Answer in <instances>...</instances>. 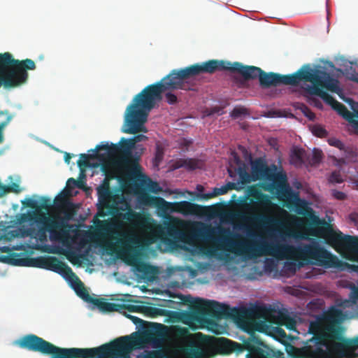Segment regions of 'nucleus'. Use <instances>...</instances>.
Masks as SVG:
<instances>
[{"instance_id":"1","label":"nucleus","mask_w":358,"mask_h":358,"mask_svg":"<svg viewBox=\"0 0 358 358\" xmlns=\"http://www.w3.org/2000/svg\"><path fill=\"white\" fill-rule=\"evenodd\" d=\"M228 70L241 74L246 80L259 78L263 87L280 84L296 85L299 83L300 69L293 74L280 75L266 73L255 66H244L236 62L212 59L201 64H195L180 69H173L160 81L149 85L136 94L129 105V134L146 132L144 127L148 113L156 103L162 99V93L169 90H194L192 78L201 73H213L217 71Z\"/></svg>"},{"instance_id":"2","label":"nucleus","mask_w":358,"mask_h":358,"mask_svg":"<svg viewBox=\"0 0 358 358\" xmlns=\"http://www.w3.org/2000/svg\"><path fill=\"white\" fill-rule=\"evenodd\" d=\"M234 248L236 255H246L250 257L271 255L278 259H299L307 263L311 261V263L325 268L343 269L344 266L348 265L321 246L315 240L310 243L303 244L298 247L280 243H262L258 247H255L244 242H239L234 244Z\"/></svg>"},{"instance_id":"3","label":"nucleus","mask_w":358,"mask_h":358,"mask_svg":"<svg viewBox=\"0 0 358 358\" xmlns=\"http://www.w3.org/2000/svg\"><path fill=\"white\" fill-rule=\"evenodd\" d=\"M137 332L121 336L110 343L93 348H61L34 334L22 336L17 342L19 347L44 355H52V358H93L96 355H113L122 357L139 344Z\"/></svg>"},{"instance_id":"4","label":"nucleus","mask_w":358,"mask_h":358,"mask_svg":"<svg viewBox=\"0 0 358 358\" xmlns=\"http://www.w3.org/2000/svg\"><path fill=\"white\" fill-rule=\"evenodd\" d=\"M12 226L0 223V241H10L15 238L32 237L43 242L50 238L55 241H64L69 236V227L59 216L49 217L40 211H31L16 215L11 221Z\"/></svg>"},{"instance_id":"5","label":"nucleus","mask_w":358,"mask_h":358,"mask_svg":"<svg viewBox=\"0 0 358 358\" xmlns=\"http://www.w3.org/2000/svg\"><path fill=\"white\" fill-rule=\"evenodd\" d=\"M185 301L190 303L192 313L195 317L209 316L215 319H232L238 327L246 331L257 329L261 331L268 327L271 313L263 308H231L213 300L193 299L185 296Z\"/></svg>"},{"instance_id":"6","label":"nucleus","mask_w":358,"mask_h":358,"mask_svg":"<svg viewBox=\"0 0 358 358\" xmlns=\"http://www.w3.org/2000/svg\"><path fill=\"white\" fill-rule=\"evenodd\" d=\"M345 317L341 309L332 306L318 315L315 321L310 322L308 332L321 345L329 348L342 357L351 358L358 349V336L355 338L344 336L345 329L342 322Z\"/></svg>"},{"instance_id":"7","label":"nucleus","mask_w":358,"mask_h":358,"mask_svg":"<svg viewBox=\"0 0 358 358\" xmlns=\"http://www.w3.org/2000/svg\"><path fill=\"white\" fill-rule=\"evenodd\" d=\"M292 203L297 214L310 217V235L324 239L326 243L332 247L341 248L348 254V259L352 256L354 250L348 245V242L351 239H358L357 237L344 236L341 231H336L331 224L314 215L313 210L308 206L307 202L301 199L298 194L294 195Z\"/></svg>"},{"instance_id":"8","label":"nucleus","mask_w":358,"mask_h":358,"mask_svg":"<svg viewBox=\"0 0 358 358\" xmlns=\"http://www.w3.org/2000/svg\"><path fill=\"white\" fill-rule=\"evenodd\" d=\"M36 68L31 59L19 60L8 52L0 53V87L14 88L24 84L29 77L27 70Z\"/></svg>"},{"instance_id":"9","label":"nucleus","mask_w":358,"mask_h":358,"mask_svg":"<svg viewBox=\"0 0 358 358\" xmlns=\"http://www.w3.org/2000/svg\"><path fill=\"white\" fill-rule=\"evenodd\" d=\"M300 81L310 82L312 85L304 84L302 88L310 95H316L322 99V93H317L315 90L327 93L323 89L337 94L343 98V90L340 87L339 81L331 76L324 70L312 69L309 65L303 66L300 69Z\"/></svg>"},{"instance_id":"10","label":"nucleus","mask_w":358,"mask_h":358,"mask_svg":"<svg viewBox=\"0 0 358 358\" xmlns=\"http://www.w3.org/2000/svg\"><path fill=\"white\" fill-rule=\"evenodd\" d=\"M126 145L122 138L117 144L108 143L96 145L95 151L105 150L110 156L120 155V162L127 168L138 167V156H130L129 151H125L123 147Z\"/></svg>"},{"instance_id":"11","label":"nucleus","mask_w":358,"mask_h":358,"mask_svg":"<svg viewBox=\"0 0 358 358\" xmlns=\"http://www.w3.org/2000/svg\"><path fill=\"white\" fill-rule=\"evenodd\" d=\"M97 192L99 195L98 215L103 217L108 215H114L117 213V204L108 184L99 187Z\"/></svg>"},{"instance_id":"12","label":"nucleus","mask_w":358,"mask_h":358,"mask_svg":"<svg viewBox=\"0 0 358 358\" xmlns=\"http://www.w3.org/2000/svg\"><path fill=\"white\" fill-rule=\"evenodd\" d=\"M119 237L115 238L118 245L122 248V254L126 258L125 261L129 265L134 266L138 262L137 253L133 245L138 243L135 234L129 232L117 234Z\"/></svg>"},{"instance_id":"13","label":"nucleus","mask_w":358,"mask_h":358,"mask_svg":"<svg viewBox=\"0 0 358 358\" xmlns=\"http://www.w3.org/2000/svg\"><path fill=\"white\" fill-rule=\"evenodd\" d=\"M78 183L77 180L73 178H69L66 188L55 199V206L67 215L69 217L74 213V204L69 201V197L71 195V189L77 187Z\"/></svg>"},{"instance_id":"14","label":"nucleus","mask_w":358,"mask_h":358,"mask_svg":"<svg viewBox=\"0 0 358 358\" xmlns=\"http://www.w3.org/2000/svg\"><path fill=\"white\" fill-rule=\"evenodd\" d=\"M317 93H321L315 90ZM322 99L329 105H330L334 110H336L339 115H341L345 120L349 122L354 129L358 132V120L355 119V115L352 112L349 111L345 105L336 101L331 95L328 93L322 92Z\"/></svg>"},{"instance_id":"15","label":"nucleus","mask_w":358,"mask_h":358,"mask_svg":"<svg viewBox=\"0 0 358 358\" xmlns=\"http://www.w3.org/2000/svg\"><path fill=\"white\" fill-rule=\"evenodd\" d=\"M40 265L42 268L52 271L59 274L66 276H75L71 267L56 257L50 256L39 259Z\"/></svg>"},{"instance_id":"16","label":"nucleus","mask_w":358,"mask_h":358,"mask_svg":"<svg viewBox=\"0 0 358 358\" xmlns=\"http://www.w3.org/2000/svg\"><path fill=\"white\" fill-rule=\"evenodd\" d=\"M120 216L134 228H147L151 220L148 214L136 212L130 208L124 213H121Z\"/></svg>"},{"instance_id":"17","label":"nucleus","mask_w":358,"mask_h":358,"mask_svg":"<svg viewBox=\"0 0 358 358\" xmlns=\"http://www.w3.org/2000/svg\"><path fill=\"white\" fill-rule=\"evenodd\" d=\"M186 222L180 219L171 217L169 222L164 223L166 234L176 240H181L185 236Z\"/></svg>"},{"instance_id":"18","label":"nucleus","mask_w":358,"mask_h":358,"mask_svg":"<svg viewBox=\"0 0 358 358\" xmlns=\"http://www.w3.org/2000/svg\"><path fill=\"white\" fill-rule=\"evenodd\" d=\"M247 195L251 197V202L255 200L258 204L268 206L271 204V199L268 194L263 193L256 185L249 187L246 191Z\"/></svg>"},{"instance_id":"19","label":"nucleus","mask_w":358,"mask_h":358,"mask_svg":"<svg viewBox=\"0 0 358 358\" xmlns=\"http://www.w3.org/2000/svg\"><path fill=\"white\" fill-rule=\"evenodd\" d=\"M146 139L147 136L143 134H137L128 139L122 137V141L126 144L123 148L125 151H129L130 156H138V163L139 162L143 149H141V152H134V150L137 149V143L145 141Z\"/></svg>"},{"instance_id":"20","label":"nucleus","mask_w":358,"mask_h":358,"mask_svg":"<svg viewBox=\"0 0 358 358\" xmlns=\"http://www.w3.org/2000/svg\"><path fill=\"white\" fill-rule=\"evenodd\" d=\"M215 346L224 354H229L241 349V344L223 337L217 338Z\"/></svg>"},{"instance_id":"21","label":"nucleus","mask_w":358,"mask_h":358,"mask_svg":"<svg viewBox=\"0 0 358 358\" xmlns=\"http://www.w3.org/2000/svg\"><path fill=\"white\" fill-rule=\"evenodd\" d=\"M228 173L230 177L233 178L237 173L239 176V182L238 183H241L242 185H245L250 183L252 181H255L252 174H250L247 170L245 165L239 166V167H234V170L232 166L228 169Z\"/></svg>"},{"instance_id":"22","label":"nucleus","mask_w":358,"mask_h":358,"mask_svg":"<svg viewBox=\"0 0 358 358\" xmlns=\"http://www.w3.org/2000/svg\"><path fill=\"white\" fill-rule=\"evenodd\" d=\"M175 206L176 212L180 213L184 215L197 214L201 208V206L187 201L175 202Z\"/></svg>"},{"instance_id":"23","label":"nucleus","mask_w":358,"mask_h":358,"mask_svg":"<svg viewBox=\"0 0 358 358\" xmlns=\"http://www.w3.org/2000/svg\"><path fill=\"white\" fill-rule=\"evenodd\" d=\"M74 277L76 278V281L72 286L77 295L85 301L93 304L94 300L96 299V298L92 297L81 280L76 275Z\"/></svg>"},{"instance_id":"24","label":"nucleus","mask_w":358,"mask_h":358,"mask_svg":"<svg viewBox=\"0 0 358 358\" xmlns=\"http://www.w3.org/2000/svg\"><path fill=\"white\" fill-rule=\"evenodd\" d=\"M252 356L254 358H285L283 352L269 348L266 349L257 348L254 350Z\"/></svg>"},{"instance_id":"25","label":"nucleus","mask_w":358,"mask_h":358,"mask_svg":"<svg viewBox=\"0 0 358 358\" xmlns=\"http://www.w3.org/2000/svg\"><path fill=\"white\" fill-rule=\"evenodd\" d=\"M151 199L158 210L162 213H168L176 212L175 202H169L166 201L164 199L158 196H152Z\"/></svg>"},{"instance_id":"26","label":"nucleus","mask_w":358,"mask_h":358,"mask_svg":"<svg viewBox=\"0 0 358 358\" xmlns=\"http://www.w3.org/2000/svg\"><path fill=\"white\" fill-rule=\"evenodd\" d=\"M93 304L96 306L100 310L104 312H120L121 313L120 303H111L96 299L93 301Z\"/></svg>"},{"instance_id":"27","label":"nucleus","mask_w":358,"mask_h":358,"mask_svg":"<svg viewBox=\"0 0 358 358\" xmlns=\"http://www.w3.org/2000/svg\"><path fill=\"white\" fill-rule=\"evenodd\" d=\"M248 220L256 225L261 226H268L278 222V221L273 217L264 214L252 215L248 217Z\"/></svg>"},{"instance_id":"28","label":"nucleus","mask_w":358,"mask_h":358,"mask_svg":"<svg viewBox=\"0 0 358 358\" xmlns=\"http://www.w3.org/2000/svg\"><path fill=\"white\" fill-rule=\"evenodd\" d=\"M278 317L276 321H274L273 323L276 324H280L282 326H285L287 329L295 331L296 330V320L290 317L289 315L284 313H278Z\"/></svg>"},{"instance_id":"29","label":"nucleus","mask_w":358,"mask_h":358,"mask_svg":"<svg viewBox=\"0 0 358 358\" xmlns=\"http://www.w3.org/2000/svg\"><path fill=\"white\" fill-rule=\"evenodd\" d=\"M266 164L261 159H255L251 163V172L255 180L261 179Z\"/></svg>"},{"instance_id":"30","label":"nucleus","mask_w":358,"mask_h":358,"mask_svg":"<svg viewBox=\"0 0 358 358\" xmlns=\"http://www.w3.org/2000/svg\"><path fill=\"white\" fill-rule=\"evenodd\" d=\"M166 327L160 323H150L149 329L145 331L148 336H156L161 337L163 335L164 329Z\"/></svg>"},{"instance_id":"31","label":"nucleus","mask_w":358,"mask_h":358,"mask_svg":"<svg viewBox=\"0 0 358 358\" xmlns=\"http://www.w3.org/2000/svg\"><path fill=\"white\" fill-rule=\"evenodd\" d=\"M42 200L43 201V203H42L41 206L38 205L36 201L31 199H29L26 202H23L22 203L32 209H36V211H38V208L48 210L50 206V200L45 197H43Z\"/></svg>"},{"instance_id":"32","label":"nucleus","mask_w":358,"mask_h":358,"mask_svg":"<svg viewBox=\"0 0 358 358\" xmlns=\"http://www.w3.org/2000/svg\"><path fill=\"white\" fill-rule=\"evenodd\" d=\"M136 268L137 271L146 276L152 274L155 270V268L153 266L142 262H138L136 265Z\"/></svg>"},{"instance_id":"33","label":"nucleus","mask_w":358,"mask_h":358,"mask_svg":"<svg viewBox=\"0 0 358 358\" xmlns=\"http://www.w3.org/2000/svg\"><path fill=\"white\" fill-rule=\"evenodd\" d=\"M177 168L185 167L189 170H194L198 167L197 161L193 159H180L176 162Z\"/></svg>"},{"instance_id":"34","label":"nucleus","mask_w":358,"mask_h":358,"mask_svg":"<svg viewBox=\"0 0 358 358\" xmlns=\"http://www.w3.org/2000/svg\"><path fill=\"white\" fill-rule=\"evenodd\" d=\"M6 116V120L0 123V143L3 142V130L13 119V115H10L8 110H0V117Z\"/></svg>"},{"instance_id":"35","label":"nucleus","mask_w":358,"mask_h":358,"mask_svg":"<svg viewBox=\"0 0 358 358\" xmlns=\"http://www.w3.org/2000/svg\"><path fill=\"white\" fill-rule=\"evenodd\" d=\"M90 156L89 155L80 154V159L77 162V164L80 169V176L83 178L85 177L84 169L90 166Z\"/></svg>"},{"instance_id":"36","label":"nucleus","mask_w":358,"mask_h":358,"mask_svg":"<svg viewBox=\"0 0 358 358\" xmlns=\"http://www.w3.org/2000/svg\"><path fill=\"white\" fill-rule=\"evenodd\" d=\"M229 191V188L226 187L225 185L222 186L221 187H215L213 189V192L208 194H201V196L204 199H209L210 198L226 194Z\"/></svg>"},{"instance_id":"37","label":"nucleus","mask_w":358,"mask_h":358,"mask_svg":"<svg viewBox=\"0 0 358 358\" xmlns=\"http://www.w3.org/2000/svg\"><path fill=\"white\" fill-rule=\"evenodd\" d=\"M305 150L303 149H294L292 152L293 163L301 164L304 162Z\"/></svg>"},{"instance_id":"38","label":"nucleus","mask_w":358,"mask_h":358,"mask_svg":"<svg viewBox=\"0 0 358 358\" xmlns=\"http://www.w3.org/2000/svg\"><path fill=\"white\" fill-rule=\"evenodd\" d=\"M15 192L19 193L20 192V188L18 184L13 182L10 185H3L0 183V196H2L7 192Z\"/></svg>"},{"instance_id":"39","label":"nucleus","mask_w":358,"mask_h":358,"mask_svg":"<svg viewBox=\"0 0 358 358\" xmlns=\"http://www.w3.org/2000/svg\"><path fill=\"white\" fill-rule=\"evenodd\" d=\"M287 181V176L281 172H275L272 182L278 187H283Z\"/></svg>"},{"instance_id":"40","label":"nucleus","mask_w":358,"mask_h":358,"mask_svg":"<svg viewBox=\"0 0 358 358\" xmlns=\"http://www.w3.org/2000/svg\"><path fill=\"white\" fill-rule=\"evenodd\" d=\"M310 352L315 358H325L327 356V352L320 346H317L315 348L310 349Z\"/></svg>"},{"instance_id":"41","label":"nucleus","mask_w":358,"mask_h":358,"mask_svg":"<svg viewBox=\"0 0 358 358\" xmlns=\"http://www.w3.org/2000/svg\"><path fill=\"white\" fill-rule=\"evenodd\" d=\"M328 180L331 183H342L344 181L343 177L340 171H334L331 172L328 178Z\"/></svg>"},{"instance_id":"42","label":"nucleus","mask_w":358,"mask_h":358,"mask_svg":"<svg viewBox=\"0 0 358 358\" xmlns=\"http://www.w3.org/2000/svg\"><path fill=\"white\" fill-rule=\"evenodd\" d=\"M213 233H214V229H213L210 227H203V228L196 230L195 231V235L196 236H199L201 238H205V237L210 238L212 236V235L213 234Z\"/></svg>"},{"instance_id":"43","label":"nucleus","mask_w":358,"mask_h":358,"mask_svg":"<svg viewBox=\"0 0 358 358\" xmlns=\"http://www.w3.org/2000/svg\"><path fill=\"white\" fill-rule=\"evenodd\" d=\"M189 358H204V351L199 347L190 349L188 353Z\"/></svg>"},{"instance_id":"44","label":"nucleus","mask_w":358,"mask_h":358,"mask_svg":"<svg viewBox=\"0 0 358 358\" xmlns=\"http://www.w3.org/2000/svg\"><path fill=\"white\" fill-rule=\"evenodd\" d=\"M322 158V152L319 149L315 148L313 151V156L310 161V164L312 165L318 164Z\"/></svg>"},{"instance_id":"45","label":"nucleus","mask_w":358,"mask_h":358,"mask_svg":"<svg viewBox=\"0 0 358 358\" xmlns=\"http://www.w3.org/2000/svg\"><path fill=\"white\" fill-rule=\"evenodd\" d=\"M312 133L317 137L323 138L327 136V130L320 125H315L312 127Z\"/></svg>"},{"instance_id":"46","label":"nucleus","mask_w":358,"mask_h":358,"mask_svg":"<svg viewBox=\"0 0 358 358\" xmlns=\"http://www.w3.org/2000/svg\"><path fill=\"white\" fill-rule=\"evenodd\" d=\"M275 173V169H270L267 165L265 167V170H264V172L262 173V176H261V179H266L269 181H272L274 175Z\"/></svg>"},{"instance_id":"47","label":"nucleus","mask_w":358,"mask_h":358,"mask_svg":"<svg viewBox=\"0 0 358 358\" xmlns=\"http://www.w3.org/2000/svg\"><path fill=\"white\" fill-rule=\"evenodd\" d=\"M345 76L350 80L358 83V73L352 66L345 69Z\"/></svg>"},{"instance_id":"48","label":"nucleus","mask_w":358,"mask_h":358,"mask_svg":"<svg viewBox=\"0 0 358 358\" xmlns=\"http://www.w3.org/2000/svg\"><path fill=\"white\" fill-rule=\"evenodd\" d=\"M341 99L350 105L351 109L353 111L352 113L355 115V119L358 120V103L350 98L344 99L343 97Z\"/></svg>"},{"instance_id":"49","label":"nucleus","mask_w":358,"mask_h":358,"mask_svg":"<svg viewBox=\"0 0 358 358\" xmlns=\"http://www.w3.org/2000/svg\"><path fill=\"white\" fill-rule=\"evenodd\" d=\"M120 306L121 313H122L124 310H127L129 313H137L141 310L140 306L132 304L120 303Z\"/></svg>"},{"instance_id":"50","label":"nucleus","mask_w":358,"mask_h":358,"mask_svg":"<svg viewBox=\"0 0 358 358\" xmlns=\"http://www.w3.org/2000/svg\"><path fill=\"white\" fill-rule=\"evenodd\" d=\"M328 143L330 145L336 147L341 150H343L345 149L344 143L336 138H330L328 139Z\"/></svg>"},{"instance_id":"51","label":"nucleus","mask_w":358,"mask_h":358,"mask_svg":"<svg viewBox=\"0 0 358 358\" xmlns=\"http://www.w3.org/2000/svg\"><path fill=\"white\" fill-rule=\"evenodd\" d=\"M148 190L150 192L157 194L162 191V187L157 182L151 181L148 185Z\"/></svg>"},{"instance_id":"52","label":"nucleus","mask_w":358,"mask_h":358,"mask_svg":"<svg viewBox=\"0 0 358 358\" xmlns=\"http://www.w3.org/2000/svg\"><path fill=\"white\" fill-rule=\"evenodd\" d=\"M247 113L246 109L243 108H234L231 112V116L234 118H238Z\"/></svg>"},{"instance_id":"53","label":"nucleus","mask_w":358,"mask_h":358,"mask_svg":"<svg viewBox=\"0 0 358 358\" xmlns=\"http://www.w3.org/2000/svg\"><path fill=\"white\" fill-rule=\"evenodd\" d=\"M165 99H166V101L169 104H174L178 101L177 96L174 94H173L171 92H167L165 94Z\"/></svg>"},{"instance_id":"54","label":"nucleus","mask_w":358,"mask_h":358,"mask_svg":"<svg viewBox=\"0 0 358 358\" xmlns=\"http://www.w3.org/2000/svg\"><path fill=\"white\" fill-rule=\"evenodd\" d=\"M332 195L338 200H344L346 199V194L341 191L333 190Z\"/></svg>"},{"instance_id":"55","label":"nucleus","mask_w":358,"mask_h":358,"mask_svg":"<svg viewBox=\"0 0 358 358\" xmlns=\"http://www.w3.org/2000/svg\"><path fill=\"white\" fill-rule=\"evenodd\" d=\"M273 331L275 333V335L277 336L282 338H284L286 337V333L282 328L277 327L273 328Z\"/></svg>"},{"instance_id":"56","label":"nucleus","mask_w":358,"mask_h":358,"mask_svg":"<svg viewBox=\"0 0 358 358\" xmlns=\"http://www.w3.org/2000/svg\"><path fill=\"white\" fill-rule=\"evenodd\" d=\"M232 156L235 164L237 165V167H239V166L245 165L236 152H232Z\"/></svg>"},{"instance_id":"57","label":"nucleus","mask_w":358,"mask_h":358,"mask_svg":"<svg viewBox=\"0 0 358 358\" xmlns=\"http://www.w3.org/2000/svg\"><path fill=\"white\" fill-rule=\"evenodd\" d=\"M304 115L310 120H313L315 117V115L314 113H313L309 108L306 107L305 110H303Z\"/></svg>"},{"instance_id":"58","label":"nucleus","mask_w":358,"mask_h":358,"mask_svg":"<svg viewBox=\"0 0 358 358\" xmlns=\"http://www.w3.org/2000/svg\"><path fill=\"white\" fill-rule=\"evenodd\" d=\"M126 316L131 319L132 320V322L135 324H143L144 322V321L136 316H133V315H126Z\"/></svg>"},{"instance_id":"59","label":"nucleus","mask_w":358,"mask_h":358,"mask_svg":"<svg viewBox=\"0 0 358 358\" xmlns=\"http://www.w3.org/2000/svg\"><path fill=\"white\" fill-rule=\"evenodd\" d=\"M80 178L79 180H77V182H78L77 185V187L80 188V189H83L85 187V182L82 179L83 178V177L82 176H80ZM85 178V177L84 178V179Z\"/></svg>"},{"instance_id":"60","label":"nucleus","mask_w":358,"mask_h":358,"mask_svg":"<svg viewBox=\"0 0 358 358\" xmlns=\"http://www.w3.org/2000/svg\"><path fill=\"white\" fill-rule=\"evenodd\" d=\"M163 158V152L157 148L156 154H155V159L157 161H161Z\"/></svg>"},{"instance_id":"61","label":"nucleus","mask_w":358,"mask_h":358,"mask_svg":"<svg viewBox=\"0 0 358 358\" xmlns=\"http://www.w3.org/2000/svg\"><path fill=\"white\" fill-rule=\"evenodd\" d=\"M226 187L229 188V189H237L236 184L234 182H228L226 185Z\"/></svg>"},{"instance_id":"62","label":"nucleus","mask_w":358,"mask_h":358,"mask_svg":"<svg viewBox=\"0 0 358 358\" xmlns=\"http://www.w3.org/2000/svg\"><path fill=\"white\" fill-rule=\"evenodd\" d=\"M72 156L73 155H71L70 153L66 152L65 155H64V161H65V162L69 164V162H70V159L72 157Z\"/></svg>"},{"instance_id":"63","label":"nucleus","mask_w":358,"mask_h":358,"mask_svg":"<svg viewBox=\"0 0 358 358\" xmlns=\"http://www.w3.org/2000/svg\"><path fill=\"white\" fill-rule=\"evenodd\" d=\"M353 294L356 299H358V287H356L353 290Z\"/></svg>"},{"instance_id":"64","label":"nucleus","mask_w":358,"mask_h":358,"mask_svg":"<svg viewBox=\"0 0 358 358\" xmlns=\"http://www.w3.org/2000/svg\"><path fill=\"white\" fill-rule=\"evenodd\" d=\"M353 183L355 185V186L358 188V178L355 179Z\"/></svg>"}]
</instances>
